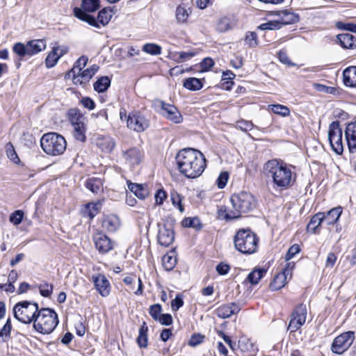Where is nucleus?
Wrapping results in <instances>:
<instances>
[{
	"label": "nucleus",
	"instance_id": "393cba45",
	"mask_svg": "<svg viewBox=\"0 0 356 356\" xmlns=\"http://www.w3.org/2000/svg\"><path fill=\"white\" fill-rule=\"evenodd\" d=\"M342 213V208L337 207L324 213V222L327 225H333L337 222Z\"/></svg>",
	"mask_w": 356,
	"mask_h": 356
},
{
	"label": "nucleus",
	"instance_id": "473e14b6",
	"mask_svg": "<svg viewBox=\"0 0 356 356\" xmlns=\"http://www.w3.org/2000/svg\"><path fill=\"white\" fill-rule=\"evenodd\" d=\"M147 331L148 327L144 322L143 325L139 329V334L136 339L137 343L140 348H146L147 346Z\"/></svg>",
	"mask_w": 356,
	"mask_h": 356
},
{
	"label": "nucleus",
	"instance_id": "bf43d9fd",
	"mask_svg": "<svg viewBox=\"0 0 356 356\" xmlns=\"http://www.w3.org/2000/svg\"><path fill=\"white\" fill-rule=\"evenodd\" d=\"M229 179V174L227 172H222L219 175L217 180L216 184L219 188H223L228 181Z\"/></svg>",
	"mask_w": 356,
	"mask_h": 356
},
{
	"label": "nucleus",
	"instance_id": "f8f14e48",
	"mask_svg": "<svg viewBox=\"0 0 356 356\" xmlns=\"http://www.w3.org/2000/svg\"><path fill=\"white\" fill-rule=\"evenodd\" d=\"M127 127L136 132H143L149 127V122L145 116L138 111L128 114Z\"/></svg>",
	"mask_w": 356,
	"mask_h": 356
},
{
	"label": "nucleus",
	"instance_id": "39448f33",
	"mask_svg": "<svg viewBox=\"0 0 356 356\" xmlns=\"http://www.w3.org/2000/svg\"><path fill=\"white\" fill-rule=\"evenodd\" d=\"M40 145L43 151L51 156L63 154L67 147L65 138L54 132L44 134L40 139Z\"/></svg>",
	"mask_w": 356,
	"mask_h": 356
},
{
	"label": "nucleus",
	"instance_id": "9d476101",
	"mask_svg": "<svg viewBox=\"0 0 356 356\" xmlns=\"http://www.w3.org/2000/svg\"><path fill=\"white\" fill-rule=\"evenodd\" d=\"M328 140L330 147L337 155L343 152V131L339 121H334L329 125Z\"/></svg>",
	"mask_w": 356,
	"mask_h": 356
},
{
	"label": "nucleus",
	"instance_id": "423d86ee",
	"mask_svg": "<svg viewBox=\"0 0 356 356\" xmlns=\"http://www.w3.org/2000/svg\"><path fill=\"white\" fill-rule=\"evenodd\" d=\"M39 311L38 304L31 301L19 302L13 307L15 318L25 324L34 322Z\"/></svg>",
	"mask_w": 356,
	"mask_h": 356
},
{
	"label": "nucleus",
	"instance_id": "37998d69",
	"mask_svg": "<svg viewBox=\"0 0 356 356\" xmlns=\"http://www.w3.org/2000/svg\"><path fill=\"white\" fill-rule=\"evenodd\" d=\"M101 204L99 203H88L86 207L85 213L88 215L90 219H92L99 211Z\"/></svg>",
	"mask_w": 356,
	"mask_h": 356
},
{
	"label": "nucleus",
	"instance_id": "c756f323",
	"mask_svg": "<svg viewBox=\"0 0 356 356\" xmlns=\"http://www.w3.org/2000/svg\"><path fill=\"white\" fill-rule=\"evenodd\" d=\"M337 40L341 47L346 49L353 48L355 44L354 36L350 33L339 34Z\"/></svg>",
	"mask_w": 356,
	"mask_h": 356
},
{
	"label": "nucleus",
	"instance_id": "f257e3e1",
	"mask_svg": "<svg viewBox=\"0 0 356 356\" xmlns=\"http://www.w3.org/2000/svg\"><path fill=\"white\" fill-rule=\"evenodd\" d=\"M176 161L179 172L190 179L200 177L206 167L202 153L193 148L180 150L176 156Z\"/></svg>",
	"mask_w": 356,
	"mask_h": 356
},
{
	"label": "nucleus",
	"instance_id": "58836bf2",
	"mask_svg": "<svg viewBox=\"0 0 356 356\" xmlns=\"http://www.w3.org/2000/svg\"><path fill=\"white\" fill-rule=\"evenodd\" d=\"M181 225L185 227L195 228L197 230L202 229V223L197 217L185 218L181 221Z\"/></svg>",
	"mask_w": 356,
	"mask_h": 356
},
{
	"label": "nucleus",
	"instance_id": "680f3d73",
	"mask_svg": "<svg viewBox=\"0 0 356 356\" xmlns=\"http://www.w3.org/2000/svg\"><path fill=\"white\" fill-rule=\"evenodd\" d=\"M245 42L250 47L257 45V37L254 32H249L245 36Z\"/></svg>",
	"mask_w": 356,
	"mask_h": 356
},
{
	"label": "nucleus",
	"instance_id": "5701e85b",
	"mask_svg": "<svg viewBox=\"0 0 356 356\" xmlns=\"http://www.w3.org/2000/svg\"><path fill=\"white\" fill-rule=\"evenodd\" d=\"M278 21L280 26L296 23L299 21L298 15L287 10H282L278 14Z\"/></svg>",
	"mask_w": 356,
	"mask_h": 356
},
{
	"label": "nucleus",
	"instance_id": "a19ab883",
	"mask_svg": "<svg viewBox=\"0 0 356 356\" xmlns=\"http://www.w3.org/2000/svg\"><path fill=\"white\" fill-rule=\"evenodd\" d=\"M73 136L76 140H79L81 142H84L86 140V123L81 125H78L73 127Z\"/></svg>",
	"mask_w": 356,
	"mask_h": 356
},
{
	"label": "nucleus",
	"instance_id": "c9c22d12",
	"mask_svg": "<svg viewBox=\"0 0 356 356\" xmlns=\"http://www.w3.org/2000/svg\"><path fill=\"white\" fill-rule=\"evenodd\" d=\"M196 55V52L193 51H180L175 52L172 54V58L177 63H183L189 60Z\"/></svg>",
	"mask_w": 356,
	"mask_h": 356
},
{
	"label": "nucleus",
	"instance_id": "ea45409f",
	"mask_svg": "<svg viewBox=\"0 0 356 356\" xmlns=\"http://www.w3.org/2000/svg\"><path fill=\"white\" fill-rule=\"evenodd\" d=\"M163 266L166 270H171L177 263V259L173 254H167L163 257Z\"/></svg>",
	"mask_w": 356,
	"mask_h": 356
},
{
	"label": "nucleus",
	"instance_id": "49530a36",
	"mask_svg": "<svg viewBox=\"0 0 356 356\" xmlns=\"http://www.w3.org/2000/svg\"><path fill=\"white\" fill-rule=\"evenodd\" d=\"M115 145V141L111 138H104L99 142L100 148L106 152H111Z\"/></svg>",
	"mask_w": 356,
	"mask_h": 356
},
{
	"label": "nucleus",
	"instance_id": "20e7f679",
	"mask_svg": "<svg viewBox=\"0 0 356 356\" xmlns=\"http://www.w3.org/2000/svg\"><path fill=\"white\" fill-rule=\"evenodd\" d=\"M58 324V315L50 308H42L33 322L34 329L43 334L52 332Z\"/></svg>",
	"mask_w": 356,
	"mask_h": 356
},
{
	"label": "nucleus",
	"instance_id": "0e129e2a",
	"mask_svg": "<svg viewBox=\"0 0 356 356\" xmlns=\"http://www.w3.org/2000/svg\"><path fill=\"white\" fill-rule=\"evenodd\" d=\"M278 58L280 61L284 64H286L287 65H294L293 63H292L287 55V53L285 50H280L278 53Z\"/></svg>",
	"mask_w": 356,
	"mask_h": 356
},
{
	"label": "nucleus",
	"instance_id": "5fc2aeb1",
	"mask_svg": "<svg viewBox=\"0 0 356 356\" xmlns=\"http://www.w3.org/2000/svg\"><path fill=\"white\" fill-rule=\"evenodd\" d=\"M281 27L278 19L263 23L259 26L261 30H276L280 29Z\"/></svg>",
	"mask_w": 356,
	"mask_h": 356
},
{
	"label": "nucleus",
	"instance_id": "8fccbe9b",
	"mask_svg": "<svg viewBox=\"0 0 356 356\" xmlns=\"http://www.w3.org/2000/svg\"><path fill=\"white\" fill-rule=\"evenodd\" d=\"M6 151L7 156L15 163L19 162V159L14 149L13 145L11 143H8L6 146Z\"/></svg>",
	"mask_w": 356,
	"mask_h": 356
},
{
	"label": "nucleus",
	"instance_id": "a211bd4d",
	"mask_svg": "<svg viewBox=\"0 0 356 356\" xmlns=\"http://www.w3.org/2000/svg\"><path fill=\"white\" fill-rule=\"evenodd\" d=\"M142 153L139 149L133 147L127 149L123 152V158L126 163L134 169L136 166L138 165L141 162Z\"/></svg>",
	"mask_w": 356,
	"mask_h": 356
},
{
	"label": "nucleus",
	"instance_id": "6ab92c4d",
	"mask_svg": "<svg viewBox=\"0 0 356 356\" xmlns=\"http://www.w3.org/2000/svg\"><path fill=\"white\" fill-rule=\"evenodd\" d=\"M93 240L95 248L102 254L108 252L113 249V243L111 239L106 235L97 233L94 235Z\"/></svg>",
	"mask_w": 356,
	"mask_h": 356
},
{
	"label": "nucleus",
	"instance_id": "7ed1b4c3",
	"mask_svg": "<svg viewBox=\"0 0 356 356\" xmlns=\"http://www.w3.org/2000/svg\"><path fill=\"white\" fill-rule=\"evenodd\" d=\"M259 238L250 229H239L234 237V244L236 250L242 254H251L258 248Z\"/></svg>",
	"mask_w": 356,
	"mask_h": 356
},
{
	"label": "nucleus",
	"instance_id": "f3484780",
	"mask_svg": "<svg viewBox=\"0 0 356 356\" xmlns=\"http://www.w3.org/2000/svg\"><path fill=\"white\" fill-rule=\"evenodd\" d=\"M344 134L349 152L356 154V122L347 124Z\"/></svg>",
	"mask_w": 356,
	"mask_h": 356
},
{
	"label": "nucleus",
	"instance_id": "338daca9",
	"mask_svg": "<svg viewBox=\"0 0 356 356\" xmlns=\"http://www.w3.org/2000/svg\"><path fill=\"white\" fill-rule=\"evenodd\" d=\"M337 256L333 252H330L327 256L325 261V267L332 268L334 266L336 261H337Z\"/></svg>",
	"mask_w": 356,
	"mask_h": 356
},
{
	"label": "nucleus",
	"instance_id": "bb28decb",
	"mask_svg": "<svg viewBox=\"0 0 356 356\" xmlns=\"http://www.w3.org/2000/svg\"><path fill=\"white\" fill-rule=\"evenodd\" d=\"M288 276L285 273L280 272L274 277L273 280L270 284V288L272 291H277L285 286Z\"/></svg>",
	"mask_w": 356,
	"mask_h": 356
},
{
	"label": "nucleus",
	"instance_id": "f03ea898",
	"mask_svg": "<svg viewBox=\"0 0 356 356\" xmlns=\"http://www.w3.org/2000/svg\"><path fill=\"white\" fill-rule=\"evenodd\" d=\"M264 173L273 180V188L285 190L290 188L296 181V174L282 161L272 159L264 165Z\"/></svg>",
	"mask_w": 356,
	"mask_h": 356
},
{
	"label": "nucleus",
	"instance_id": "ddd939ff",
	"mask_svg": "<svg viewBox=\"0 0 356 356\" xmlns=\"http://www.w3.org/2000/svg\"><path fill=\"white\" fill-rule=\"evenodd\" d=\"M307 314L306 305L302 303L298 305L291 314L288 330L294 332L300 329L306 321Z\"/></svg>",
	"mask_w": 356,
	"mask_h": 356
},
{
	"label": "nucleus",
	"instance_id": "4be33fe9",
	"mask_svg": "<svg viewBox=\"0 0 356 356\" xmlns=\"http://www.w3.org/2000/svg\"><path fill=\"white\" fill-rule=\"evenodd\" d=\"M343 81L348 87H356V66H350L343 70Z\"/></svg>",
	"mask_w": 356,
	"mask_h": 356
},
{
	"label": "nucleus",
	"instance_id": "2eb2a0df",
	"mask_svg": "<svg viewBox=\"0 0 356 356\" xmlns=\"http://www.w3.org/2000/svg\"><path fill=\"white\" fill-rule=\"evenodd\" d=\"M174 238L175 234L171 225L165 223L158 224L157 240L161 245L168 247L172 243Z\"/></svg>",
	"mask_w": 356,
	"mask_h": 356
},
{
	"label": "nucleus",
	"instance_id": "e433bc0d",
	"mask_svg": "<svg viewBox=\"0 0 356 356\" xmlns=\"http://www.w3.org/2000/svg\"><path fill=\"white\" fill-rule=\"evenodd\" d=\"M111 80L108 76H102L96 82L93 86L95 91L98 92H104L110 86Z\"/></svg>",
	"mask_w": 356,
	"mask_h": 356
},
{
	"label": "nucleus",
	"instance_id": "f704fd0d",
	"mask_svg": "<svg viewBox=\"0 0 356 356\" xmlns=\"http://www.w3.org/2000/svg\"><path fill=\"white\" fill-rule=\"evenodd\" d=\"M266 270L262 268H255L251 273H250L247 277V280L251 284H257L259 280L266 274Z\"/></svg>",
	"mask_w": 356,
	"mask_h": 356
},
{
	"label": "nucleus",
	"instance_id": "2f4dec72",
	"mask_svg": "<svg viewBox=\"0 0 356 356\" xmlns=\"http://www.w3.org/2000/svg\"><path fill=\"white\" fill-rule=\"evenodd\" d=\"M86 186L93 193L97 194L102 190V181L98 178H89L86 182Z\"/></svg>",
	"mask_w": 356,
	"mask_h": 356
},
{
	"label": "nucleus",
	"instance_id": "b1692460",
	"mask_svg": "<svg viewBox=\"0 0 356 356\" xmlns=\"http://www.w3.org/2000/svg\"><path fill=\"white\" fill-rule=\"evenodd\" d=\"M69 120L72 126L76 127L78 125L82 126L86 122V118L80 113L79 111L76 108H71L68 111Z\"/></svg>",
	"mask_w": 356,
	"mask_h": 356
},
{
	"label": "nucleus",
	"instance_id": "864d4df0",
	"mask_svg": "<svg viewBox=\"0 0 356 356\" xmlns=\"http://www.w3.org/2000/svg\"><path fill=\"white\" fill-rule=\"evenodd\" d=\"M58 54H56V51H54V49L52 51L48 54V56L46 58L45 63L47 67H54L56 63L58 62L59 59Z\"/></svg>",
	"mask_w": 356,
	"mask_h": 356
},
{
	"label": "nucleus",
	"instance_id": "69168bd1",
	"mask_svg": "<svg viewBox=\"0 0 356 356\" xmlns=\"http://www.w3.org/2000/svg\"><path fill=\"white\" fill-rule=\"evenodd\" d=\"M217 29L220 32H224L229 30L230 29V26L228 19H221L217 24Z\"/></svg>",
	"mask_w": 356,
	"mask_h": 356
},
{
	"label": "nucleus",
	"instance_id": "4c0bfd02",
	"mask_svg": "<svg viewBox=\"0 0 356 356\" xmlns=\"http://www.w3.org/2000/svg\"><path fill=\"white\" fill-rule=\"evenodd\" d=\"M92 74L90 72L88 69L81 71L79 74H76V76H71L73 79V81L75 84L76 83H85L90 81V79L92 77Z\"/></svg>",
	"mask_w": 356,
	"mask_h": 356
},
{
	"label": "nucleus",
	"instance_id": "3c124183",
	"mask_svg": "<svg viewBox=\"0 0 356 356\" xmlns=\"http://www.w3.org/2000/svg\"><path fill=\"white\" fill-rule=\"evenodd\" d=\"M38 288L40 295L45 298L50 297L53 292V285L47 282L40 284Z\"/></svg>",
	"mask_w": 356,
	"mask_h": 356
},
{
	"label": "nucleus",
	"instance_id": "c03bdc74",
	"mask_svg": "<svg viewBox=\"0 0 356 356\" xmlns=\"http://www.w3.org/2000/svg\"><path fill=\"white\" fill-rule=\"evenodd\" d=\"M143 51L150 55L157 56L161 54V47L154 43H147L143 45Z\"/></svg>",
	"mask_w": 356,
	"mask_h": 356
},
{
	"label": "nucleus",
	"instance_id": "052dcab7",
	"mask_svg": "<svg viewBox=\"0 0 356 356\" xmlns=\"http://www.w3.org/2000/svg\"><path fill=\"white\" fill-rule=\"evenodd\" d=\"M300 251V248L299 245L294 244L287 251L285 259L286 261H289L296 254H298Z\"/></svg>",
	"mask_w": 356,
	"mask_h": 356
},
{
	"label": "nucleus",
	"instance_id": "e2e57ef3",
	"mask_svg": "<svg viewBox=\"0 0 356 356\" xmlns=\"http://www.w3.org/2000/svg\"><path fill=\"white\" fill-rule=\"evenodd\" d=\"M204 339V336L200 334H195L191 337L188 341V345L193 347L196 346L200 344L203 341Z\"/></svg>",
	"mask_w": 356,
	"mask_h": 356
},
{
	"label": "nucleus",
	"instance_id": "412c9836",
	"mask_svg": "<svg viewBox=\"0 0 356 356\" xmlns=\"http://www.w3.org/2000/svg\"><path fill=\"white\" fill-rule=\"evenodd\" d=\"M129 190L132 192L137 197L144 200L149 194L147 185L139 184L127 181Z\"/></svg>",
	"mask_w": 356,
	"mask_h": 356
},
{
	"label": "nucleus",
	"instance_id": "a878e982",
	"mask_svg": "<svg viewBox=\"0 0 356 356\" xmlns=\"http://www.w3.org/2000/svg\"><path fill=\"white\" fill-rule=\"evenodd\" d=\"M119 225V219L115 216H106L102 221L103 228L111 232L116 231Z\"/></svg>",
	"mask_w": 356,
	"mask_h": 356
},
{
	"label": "nucleus",
	"instance_id": "1a4fd4ad",
	"mask_svg": "<svg viewBox=\"0 0 356 356\" xmlns=\"http://www.w3.org/2000/svg\"><path fill=\"white\" fill-rule=\"evenodd\" d=\"M73 12L74 16L76 18L83 22H86L90 26H92L96 28H100V25L103 26H106L108 24L111 18V15L110 14V12H108L105 8L102 9L99 12L97 19H95L93 16L84 13L81 9L77 7H75L74 8Z\"/></svg>",
	"mask_w": 356,
	"mask_h": 356
},
{
	"label": "nucleus",
	"instance_id": "cd10ccee",
	"mask_svg": "<svg viewBox=\"0 0 356 356\" xmlns=\"http://www.w3.org/2000/svg\"><path fill=\"white\" fill-rule=\"evenodd\" d=\"M217 218L219 220H229L238 218L234 209L228 211L226 206H220L217 211Z\"/></svg>",
	"mask_w": 356,
	"mask_h": 356
},
{
	"label": "nucleus",
	"instance_id": "09e8293b",
	"mask_svg": "<svg viewBox=\"0 0 356 356\" xmlns=\"http://www.w3.org/2000/svg\"><path fill=\"white\" fill-rule=\"evenodd\" d=\"M324 222V213L319 212L315 214L311 219L309 226H313L314 231Z\"/></svg>",
	"mask_w": 356,
	"mask_h": 356
},
{
	"label": "nucleus",
	"instance_id": "4468645a",
	"mask_svg": "<svg viewBox=\"0 0 356 356\" xmlns=\"http://www.w3.org/2000/svg\"><path fill=\"white\" fill-rule=\"evenodd\" d=\"M158 106L161 108V114L167 120L175 124H179L183 121V117L177 108L163 101L157 102Z\"/></svg>",
	"mask_w": 356,
	"mask_h": 356
},
{
	"label": "nucleus",
	"instance_id": "9b49d317",
	"mask_svg": "<svg viewBox=\"0 0 356 356\" xmlns=\"http://www.w3.org/2000/svg\"><path fill=\"white\" fill-rule=\"evenodd\" d=\"M355 339V332L347 331L337 337L332 341L331 350L334 353L342 354L352 345Z\"/></svg>",
	"mask_w": 356,
	"mask_h": 356
},
{
	"label": "nucleus",
	"instance_id": "de8ad7c7",
	"mask_svg": "<svg viewBox=\"0 0 356 356\" xmlns=\"http://www.w3.org/2000/svg\"><path fill=\"white\" fill-rule=\"evenodd\" d=\"M189 16L187 9L183 6H178L176 9V18L179 23L186 22Z\"/></svg>",
	"mask_w": 356,
	"mask_h": 356
},
{
	"label": "nucleus",
	"instance_id": "6e6d98bb",
	"mask_svg": "<svg viewBox=\"0 0 356 356\" xmlns=\"http://www.w3.org/2000/svg\"><path fill=\"white\" fill-rule=\"evenodd\" d=\"M316 88L321 92H323L327 94L339 95L340 90L334 87H329L322 84H316Z\"/></svg>",
	"mask_w": 356,
	"mask_h": 356
},
{
	"label": "nucleus",
	"instance_id": "6e6552de",
	"mask_svg": "<svg viewBox=\"0 0 356 356\" xmlns=\"http://www.w3.org/2000/svg\"><path fill=\"white\" fill-rule=\"evenodd\" d=\"M47 47L44 40H32L26 44L17 42L13 45V51L19 58L32 56L44 50Z\"/></svg>",
	"mask_w": 356,
	"mask_h": 356
},
{
	"label": "nucleus",
	"instance_id": "79ce46f5",
	"mask_svg": "<svg viewBox=\"0 0 356 356\" xmlns=\"http://www.w3.org/2000/svg\"><path fill=\"white\" fill-rule=\"evenodd\" d=\"M11 330V322L10 319H8L3 327L0 330V342H6L8 341Z\"/></svg>",
	"mask_w": 356,
	"mask_h": 356
},
{
	"label": "nucleus",
	"instance_id": "603ef678",
	"mask_svg": "<svg viewBox=\"0 0 356 356\" xmlns=\"http://www.w3.org/2000/svg\"><path fill=\"white\" fill-rule=\"evenodd\" d=\"M182 200L183 197L177 192H173L171 193V200L172 204L175 207H177L181 212H184V208L182 204Z\"/></svg>",
	"mask_w": 356,
	"mask_h": 356
},
{
	"label": "nucleus",
	"instance_id": "a18cd8bd",
	"mask_svg": "<svg viewBox=\"0 0 356 356\" xmlns=\"http://www.w3.org/2000/svg\"><path fill=\"white\" fill-rule=\"evenodd\" d=\"M269 107L274 113L281 116L286 117L290 115V110L286 106L281 104H271L269 105Z\"/></svg>",
	"mask_w": 356,
	"mask_h": 356
},
{
	"label": "nucleus",
	"instance_id": "0eeeda50",
	"mask_svg": "<svg viewBox=\"0 0 356 356\" xmlns=\"http://www.w3.org/2000/svg\"><path fill=\"white\" fill-rule=\"evenodd\" d=\"M230 201L235 214L239 218L243 213L252 211L256 206L254 196L248 192L241 191L231 196Z\"/></svg>",
	"mask_w": 356,
	"mask_h": 356
},
{
	"label": "nucleus",
	"instance_id": "dca6fc26",
	"mask_svg": "<svg viewBox=\"0 0 356 356\" xmlns=\"http://www.w3.org/2000/svg\"><path fill=\"white\" fill-rule=\"evenodd\" d=\"M92 281L95 288L102 297H107L111 292V284L106 277L101 273L93 275Z\"/></svg>",
	"mask_w": 356,
	"mask_h": 356
},
{
	"label": "nucleus",
	"instance_id": "72a5a7b5",
	"mask_svg": "<svg viewBox=\"0 0 356 356\" xmlns=\"http://www.w3.org/2000/svg\"><path fill=\"white\" fill-rule=\"evenodd\" d=\"M99 8V0H82L81 9L84 13H93Z\"/></svg>",
	"mask_w": 356,
	"mask_h": 356
},
{
	"label": "nucleus",
	"instance_id": "4d7b16f0",
	"mask_svg": "<svg viewBox=\"0 0 356 356\" xmlns=\"http://www.w3.org/2000/svg\"><path fill=\"white\" fill-rule=\"evenodd\" d=\"M162 308L161 305L154 304L151 305L149 307V313L152 318L157 321L159 319L160 316L161 315Z\"/></svg>",
	"mask_w": 356,
	"mask_h": 356
},
{
	"label": "nucleus",
	"instance_id": "c85d7f7f",
	"mask_svg": "<svg viewBox=\"0 0 356 356\" xmlns=\"http://www.w3.org/2000/svg\"><path fill=\"white\" fill-rule=\"evenodd\" d=\"M88 57L82 56L74 63L73 67L67 73L69 77L76 76V74H79L82 69L86 65Z\"/></svg>",
	"mask_w": 356,
	"mask_h": 356
},
{
	"label": "nucleus",
	"instance_id": "13d9d810",
	"mask_svg": "<svg viewBox=\"0 0 356 356\" xmlns=\"http://www.w3.org/2000/svg\"><path fill=\"white\" fill-rule=\"evenodd\" d=\"M24 213L21 210H17L10 216V221L15 225L20 224L23 220Z\"/></svg>",
	"mask_w": 356,
	"mask_h": 356
},
{
	"label": "nucleus",
	"instance_id": "774afa93",
	"mask_svg": "<svg viewBox=\"0 0 356 356\" xmlns=\"http://www.w3.org/2000/svg\"><path fill=\"white\" fill-rule=\"evenodd\" d=\"M216 269L219 275H225L228 273L230 269V266L225 263L220 262L218 265H217Z\"/></svg>",
	"mask_w": 356,
	"mask_h": 356
},
{
	"label": "nucleus",
	"instance_id": "7c9ffc66",
	"mask_svg": "<svg viewBox=\"0 0 356 356\" xmlns=\"http://www.w3.org/2000/svg\"><path fill=\"white\" fill-rule=\"evenodd\" d=\"M183 86L188 90L195 91L200 90L203 87V83L200 79L190 77L184 80Z\"/></svg>",
	"mask_w": 356,
	"mask_h": 356
},
{
	"label": "nucleus",
	"instance_id": "aec40b11",
	"mask_svg": "<svg viewBox=\"0 0 356 356\" xmlns=\"http://www.w3.org/2000/svg\"><path fill=\"white\" fill-rule=\"evenodd\" d=\"M241 307L235 302H231L219 307L216 310V315L220 318H227L239 312Z\"/></svg>",
	"mask_w": 356,
	"mask_h": 356
}]
</instances>
